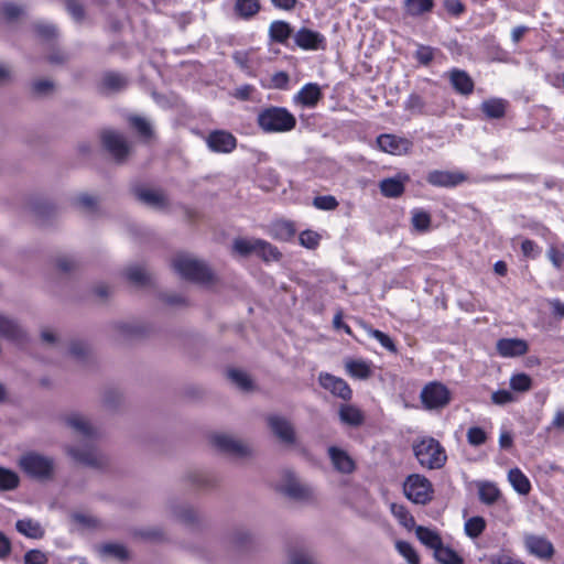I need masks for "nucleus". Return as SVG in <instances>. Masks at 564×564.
<instances>
[{"instance_id":"cd10ccee","label":"nucleus","mask_w":564,"mask_h":564,"mask_svg":"<svg viewBox=\"0 0 564 564\" xmlns=\"http://www.w3.org/2000/svg\"><path fill=\"white\" fill-rule=\"evenodd\" d=\"M135 196L143 204L154 208H163L166 205L165 196L158 191L138 188L135 189Z\"/></svg>"},{"instance_id":"2f4dec72","label":"nucleus","mask_w":564,"mask_h":564,"mask_svg":"<svg viewBox=\"0 0 564 564\" xmlns=\"http://www.w3.org/2000/svg\"><path fill=\"white\" fill-rule=\"evenodd\" d=\"M507 102L503 99L491 98L481 104L482 112L491 119H500L506 113Z\"/></svg>"},{"instance_id":"f03ea898","label":"nucleus","mask_w":564,"mask_h":564,"mask_svg":"<svg viewBox=\"0 0 564 564\" xmlns=\"http://www.w3.org/2000/svg\"><path fill=\"white\" fill-rule=\"evenodd\" d=\"M172 265L175 272L185 280L199 284H207L214 280V274L206 263L192 256L177 254L173 259Z\"/></svg>"},{"instance_id":"6e6552de","label":"nucleus","mask_w":564,"mask_h":564,"mask_svg":"<svg viewBox=\"0 0 564 564\" xmlns=\"http://www.w3.org/2000/svg\"><path fill=\"white\" fill-rule=\"evenodd\" d=\"M378 148L391 155H406L413 149V142L404 137L392 133H382L377 137Z\"/></svg>"},{"instance_id":"58836bf2","label":"nucleus","mask_w":564,"mask_h":564,"mask_svg":"<svg viewBox=\"0 0 564 564\" xmlns=\"http://www.w3.org/2000/svg\"><path fill=\"white\" fill-rule=\"evenodd\" d=\"M127 84V77L119 73L109 72L106 73L102 77V85L111 91H119L123 89Z\"/></svg>"},{"instance_id":"052dcab7","label":"nucleus","mask_w":564,"mask_h":564,"mask_svg":"<svg viewBox=\"0 0 564 564\" xmlns=\"http://www.w3.org/2000/svg\"><path fill=\"white\" fill-rule=\"evenodd\" d=\"M130 122L132 127L142 135L145 138H149L152 135V128L150 122L142 118V117H132L130 119Z\"/></svg>"},{"instance_id":"13d9d810","label":"nucleus","mask_w":564,"mask_h":564,"mask_svg":"<svg viewBox=\"0 0 564 564\" xmlns=\"http://www.w3.org/2000/svg\"><path fill=\"white\" fill-rule=\"evenodd\" d=\"M368 333L372 338L377 339L381 344V346L384 347L386 349H388L389 351H391V352L397 351V347H395L393 340L386 333H383L379 329H372V328H370Z\"/></svg>"},{"instance_id":"6e6d98bb","label":"nucleus","mask_w":564,"mask_h":564,"mask_svg":"<svg viewBox=\"0 0 564 564\" xmlns=\"http://www.w3.org/2000/svg\"><path fill=\"white\" fill-rule=\"evenodd\" d=\"M466 437L471 446H480L486 443L487 433L481 427L471 426L468 429Z\"/></svg>"},{"instance_id":"de8ad7c7","label":"nucleus","mask_w":564,"mask_h":564,"mask_svg":"<svg viewBox=\"0 0 564 564\" xmlns=\"http://www.w3.org/2000/svg\"><path fill=\"white\" fill-rule=\"evenodd\" d=\"M272 236L280 240H289L294 234L295 229L291 223L278 221L272 226Z\"/></svg>"},{"instance_id":"f257e3e1","label":"nucleus","mask_w":564,"mask_h":564,"mask_svg":"<svg viewBox=\"0 0 564 564\" xmlns=\"http://www.w3.org/2000/svg\"><path fill=\"white\" fill-rule=\"evenodd\" d=\"M257 122L264 132L282 133L295 128L296 118L284 107L270 106L258 113Z\"/></svg>"},{"instance_id":"7ed1b4c3","label":"nucleus","mask_w":564,"mask_h":564,"mask_svg":"<svg viewBox=\"0 0 564 564\" xmlns=\"http://www.w3.org/2000/svg\"><path fill=\"white\" fill-rule=\"evenodd\" d=\"M413 453L420 465L427 469H440L447 455L441 443L433 437H423L413 444Z\"/></svg>"},{"instance_id":"09e8293b","label":"nucleus","mask_w":564,"mask_h":564,"mask_svg":"<svg viewBox=\"0 0 564 564\" xmlns=\"http://www.w3.org/2000/svg\"><path fill=\"white\" fill-rule=\"evenodd\" d=\"M395 547L409 564H420L419 555L410 543L405 541H398L395 543Z\"/></svg>"},{"instance_id":"ea45409f","label":"nucleus","mask_w":564,"mask_h":564,"mask_svg":"<svg viewBox=\"0 0 564 564\" xmlns=\"http://www.w3.org/2000/svg\"><path fill=\"white\" fill-rule=\"evenodd\" d=\"M259 242L260 239L238 238L234 241L232 248L238 254L247 257L252 253L257 254Z\"/></svg>"},{"instance_id":"e2e57ef3","label":"nucleus","mask_w":564,"mask_h":564,"mask_svg":"<svg viewBox=\"0 0 564 564\" xmlns=\"http://www.w3.org/2000/svg\"><path fill=\"white\" fill-rule=\"evenodd\" d=\"M435 48L426 45H419L415 51V58L422 65H429L434 58Z\"/></svg>"},{"instance_id":"8fccbe9b","label":"nucleus","mask_w":564,"mask_h":564,"mask_svg":"<svg viewBox=\"0 0 564 564\" xmlns=\"http://www.w3.org/2000/svg\"><path fill=\"white\" fill-rule=\"evenodd\" d=\"M228 378L241 390L247 391L251 388V380L245 371L230 369L228 370Z\"/></svg>"},{"instance_id":"e433bc0d","label":"nucleus","mask_w":564,"mask_h":564,"mask_svg":"<svg viewBox=\"0 0 564 564\" xmlns=\"http://www.w3.org/2000/svg\"><path fill=\"white\" fill-rule=\"evenodd\" d=\"M435 560L441 564H463V558L453 549L443 543L434 551Z\"/></svg>"},{"instance_id":"f3484780","label":"nucleus","mask_w":564,"mask_h":564,"mask_svg":"<svg viewBox=\"0 0 564 564\" xmlns=\"http://www.w3.org/2000/svg\"><path fill=\"white\" fill-rule=\"evenodd\" d=\"M214 445L224 453L243 457L250 453L249 447L242 442L226 434H218L213 437Z\"/></svg>"},{"instance_id":"c756f323","label":"nucleus","mask_w":564,"mask_h":564,"mask_svg":"<svg viewBox=\"0 0 564 564\" xmlns=\"http://www.w3.org/2000/svg\"><path fill=\"white\" fill-rule=\"evenodd\" d=\"M339 419L347 425L359 426L364 423L365 416L355 405L344 404L339 409Z\"/></svg>"},{"instance_id":"b1692460","label":"nucleus","mask_w":564,"mask_h":564,"mask_svg":"<svg viewBox=\"0 0 564 564\" xmlns=\"http://www.w3.org/2000/svg\"><path fill=\"white\" fill-rule=\"evenodd\" d=\"M0 335L13 341H22L25 338V332L19 323L0 313Z\"/></svg>"},{"instance_id":"5701e85b","label":"nucleus","mask_w":564,"mask_h":564,"mask_svg":"<svg viewBox=\"0 0 564 564\" xmlns=\"http://www.w3.org/2000/svg\"><path fill=\"white\" fill-rule=\"evenodd\" d=\"M322 98L321 87L316 83L305 84L300 91L293 97L295 104L307 108H313Z\"/></svg>"},{"instance_id":"412c9836","label":"nucleus","mask_w":564,"mask_h":564,"mask_svg":"<svg viewBox=\"0 0 564 564\" xmlns=\"http://www.w3.org/2000/svg\"><path fill=\"white\" fill-rule=\"evenodd\" d=\"M410 180L408 174H398L393 177L383 178L379 183V188L384 197L398 198L405 189V183Z\"/></svg>"},{"instance_id":"4d7b16f0","label":"nucleus","mask_w":564,"mask_h":564,"mask_svg":"<svg viewBox=\"0 0 564 564\" xmlns=\"http://www.w3.org/2000/svg\"><path fill=\"white\" fill-rule=\"evenodd\" d=\"M290 564H316V562L307 550L299 549L290 553Z\"/></svg>"},{"instance_id":"a18cd8bd","label":"nucleus","mask_w":564,"mask_h":564,"mask_svg":"<svg viewBox=\"0 0 564 564\" xmlns=\"http://www.w3.org/2000/svg\"><path fill=\"white\" fill-rule=\"evenodd\" d=\"M99 552L104 556H112L120 561L128 558V550L122 544L108 543L99 547Z\"/></svg>"},{"instance_id":"39448f33","label":"nucleus","mask_w":564,"mask_h":564,"mask_svg":"<svg viewBox=\"0 0 564 564\" xmlns=\"http://www.w3.org/2000/svg\"><path fill=\"white\" fill-rule=\"evenodd\" d=\"M276 487L279 491L296 501H311L314 498L313 488L302 482L291 470L282 473Z\"/></svg>"},{"instance_id":"bf43d9fd","label":"nucleus","mask_w":564,"mask_h":564,"mask_svg":"<svg viewBox=\"0 0 564 564\" xmlns=\"http://www.w3.org/2000/svg\"><path fill=\"white\" fill-rule=\"evenodd\" d=\"M47 555L37 549L28 551L23 556L24 564H47Z\"/></svg>"},{"instance_id":"338daca9","label":"nucleus","mask_w":564,"mask_h":564,"mask_svg":"<svg viewBox=\"0 0 564 564\" xmlns=\"http://www.w3.org/2000/svg\"><path fill=\"white\" fill-rule=\"evenodd\" d=\"M37 35L46 41H50L56 36V28L48 23L39 22L34 25Z\"/></svg>"},{"instance_id":"4be33fe9","label":"nucleus","mask_w":564,"mask_h":564,"mask_svg":"<svg viewBox=\"0 0 564 564\" xmlns=\"http://www.w3.org/2000/svg\"><path fill=\"white\" fill-rule=\"evenodd\" d=\"M496 347L498 354L505 358L523 356L529 349L527 341L520 338L499 339Z\"/></svg>"},{"instance_id":"49530a36","label":"nucleus","mask_w":564,"mask_h":564,"mask_svg":"<svg viewBox=\"0 0 564 564\" xmlns=\"http://www.w3.org/2000/svg\"><path fill=\"white\" fill-rule=\"evenodd\" d=\"M127 278L129 281L137 285H145L150 282V274L145 268L140 265L130 267L127 269Z\"/></svg>"},{"instance_id":"5fc2aeb1","label":"nucleus","mask_w":564,"mask_h":564,"mask_svg":"<svg viewBox=\"0 0 564 564\" xmlns=\"http://www.w3.org/2000/svg\"><path fill=\"white\" fill-rule=\"evenodd\" d=\"M313 206L321 210H334L338 207V200L333 195L316 196Z\"/></svg>"},{"instance_id":"0eeeda50","label":"nucleus","mask_w":564,"mask_h":564,"mask_svg":"<svg viewBox=\"0 0 564 564\" xmlns=\"http://www.w3.org/2000/svg\"><path fill=\"white\" fill-rule=\"evenodd\" d=\"M420 400L426 410H441L449 404L452 394L446 386L433 381L423 387L420 393Z\"/></svg>"},{"instance_id":"c85d7f7f","label":"nucleus","mask_w":564,"mask_h":564,"mask_svg":"<svg viewBox=\"0 0 564 564\" xmlns=\"http://www.w3.org/2000/svg\"><path fill=\"white\" fill-rule=\"evenodd\" d=\"M261 10L260 0H236L234 6L235 13L245 20H249Z\"/></svg>"},{"instance_id":"72a5a7b5","label":"nucleus","mask_w":564,"mask_h":564,"mask_svg":"<svg viewBox=\"0 0 564 564\" xmlns=\"http://www.w3.org/2000/svg\"><path fill=\"white\" fill-rule=\"evenodd\" d=\"M434 0H404V8L409 15L419 17L432 11Z\"/></svg>"},{"instance_id":"3c124183","label":"nucleus","mask_w":564,"mask_h":564,"mask_svg":"<svg viewBox=\"0 0 564 564\" xmlns=\"http://www.w3.org/2000/svg\"><path fill=\"white\" fill-rule=\"evenodd\" d=\"M19 484V477L15 473L0 467V489L11 490Z\"/></svg>"},{"instance_id":"f8f14e48","label":"nucleus","mask_w":564,"mask_h":564,"mask_svg":"<svg viewBox=\"0 0 564 564\" xmlns=\"http://www.w3.org/2000/svg\"><path fill=\"white\" fill-rule=\"evenodd\" d=\"M295 44L305 51H318L326 48V39L325 36L317 32L307 28H301L294 34Z\"/></svg>"},{"instance_id":"473e14b6","label":"nucleus","mask_w":564,"mask_h":564,"mask_svg":"<svg viewBox=\"0 0 564 564\" xmlns=\"http://www.w3.org/2000/svg\"><path fill=\"white\" fill-rule=\"evenodd\" d=\"M479 500L485 505H494L500 498V490L490 481L478 484Z\"/></svg>"},{"instance_id":"9b49d317","label":"nucleus","mask_w":564,"mask_h":564,"mask_svg":"<svg viewBox=\"0 0 564 564\" xmlns=\"http://www.w3.org/2000/svg\"><path fill=\"white\" fill-rule=\"evenodd\" d=\"M468 180L460 171L433 170L426 175V182L435 187H455Z\"/></svg>"},{"instance_id":"a211bd4d","label":"nucleus","mask_w":564,"mask_h":564,"mask_svg":"<svg viewBox=\"0 0 564 564\" xmlns=\"http://www.w3.org/2000/svg\"><path fill=\"white\" fill-rule=\"evenodd\" d=\"M268 424L272 433L285 444L295 443V432L292 424L282 416L271 415L268 417Z\"/></svg>"},{"instance_id":"4c0bfd02","label":"nucleus","mask_w":564,"mask_h":564,"mask_svg":"<svg viewBox=\"0 0 564 564\" xmlns=\"http://www.w3.org/2000/svg\"><path fill=\"white\" fill-rule=\"evenodd\" d=\"M171 512L175 519L185 524H192L197 520V512L185 505H172Z\"/></svg>"},{"instance_id":"9d476101","label":"nucleus","mask_w":564,"mask_h":564,"mask_svg":"<svg viewBox=\"0 0 564 564\" xmlns=\"http://www.w3.org/2000/svg\"><path fill=\"white\" fill-rule=\"evenodd\" d=\"M68 453L75 460L89 467L100 468L106 464L105 456L90 444H85L83 447L70 446Z\"/></svg>"},{"instance_id":"aec40b11","label":"nucleus","mask_w":564,"mask_h":564,"mask_svg":"<svg viewBox=\"0 0 564 564\" xmlns=\"http://www.w3.org/2000/svg\"><path fill=\"white\" fill-rule=\"evenodd\" d=\"M448 79L453 89L463 96H469L474 91L475 83L467 72L453 68L448 73Z\"/></svg>"},{"instance_id":"680f3d73","label":"nucleus","mask_w":564,"mask_h":564,"mask_svg":"<svg viewBox=\"0 0 564 564\" xmlns=\"http://www.w3.org/2000/svg\"><path fill=\"white\" fill-rule=\"evenodd\" d=\"M32 89L37 96H46L53 93L54 83L50 79H37L33 82Z\"/></svg>"},{"instance_id":"1a4fd4ad","label":"nucleus","mask_w":564,"mask_h":564,"mask_svg":"<svg viewBox=\"0 0 564 564\" xmlns=\"http://www.w3.org/2000/svg\"><path fill=\"white\" fill-rule=\"evenodd\" d=\"M101 142L104 148L112 155V158L122 162L129 155V144L124 137L112 130H105L101 133Z\"/></svg>"},{"instance_id":"79ce46f5","label":"nucleus","mask_w":564,"mask_h":564,"mask_svg":"<svg viewBox=\"0 0 564 564\" xmlns=\"http://www.w3.org/2000/svg\"><path fill=\"white\" fill-rule=\"evenodd\" d=\"M390 510L392 514L398 519L400 524L403 525L404 528L411 529L414 525V518L410 514V512L404 506L391 503Z\"/></svg>"},{"instance_id":"a19ab883","label":"nucleus","mask_w":564,"mask_h":564,"mask_svg":"<svg viewBox=\"0 0 564 564\" xmlns=\"http://www.w3.org/2000/svg\"><path fill=\"white\" fill-rule=\"evenodd\" d=\"M465 533L471 539L478 538L486 529V521L482 517H471L465 522Z\"/></svg>"},{"instance_id":"393cba45","label":"nucleus","mask_w":564,"mask_h":564,"mask_svg":"<svg viewBox=\"0 0 564 564\" xmlns=\"http://www.w3.org/2000/svg\"><path fill=\"white\" fill-rule=\"evenodd\" d=\"M292 26L283 20H275L269 25L268 34L271 42L285 44L292 34Z\"/></svg>"},{"instance_id":"4468645a","label":"nucleus","mask_w":564,"mask_h":564,"mask_svg":"<svg viewBox=\"0 0 564 564\" xmlns=\"http://www.w3.org/2000/svg\"><path fill=\"white\" fill-rule=\"evenodd\" d=\"M319 384L325 389L328 390L332 394H334L337 398H340L345 401H348L352 397V391L348 383L339 378L335 377L330 373H321L318 377Z\"/></svg>"},{"instance_id":"7c9ffc66","label":"nucleus","mask_w":564,"mask_h":564,"mask_svg":"<svg viewBox=\"0 0 564 564\" xmlns=\"http://www.w3.org/2000/svg\"><path fill=\"white\" fill-rule=\"evenodd\" d=\"M508 479L513 489L520 495H528L531 490V484L528 477L519 469L512 468L508 473Z\"/></svg>"},{"instance_id":"a878e982","label":"nucleus","mask_w":564,"mask_h":564,"mask_svg":"<svg viewBox=\"0 0 564 564\" xmlns=\"http://www.w3.org/2000/svg\"><path fill=\"white\" fill-rule=\"evenodd\" d=\"M15 529L19 533L23 534L24 536L35 540L42 539L45 534V531L42 528L41 523L31 518L18 520L15 523Z\"/></svg>"},{"instance_id":"0e129e2a","label":"nucleus","mask_w":564,"mask_h":564,"mask_svg":"<svg viewBox=\"0 0 564 564\" xmlns=\"http://www.w3.org/2000/svg\"><path fill=\"white\" fill-rule=\"evenodd\" d=\"M113 332L118 338H128L138 333V328L130 323L119 322L113 325Z\"/></svg>"},{"instance_id":"423d86ee","label":"nucleus","mask_w":564,"mask_h":564,"mask_svg":"<svg viewBox=\"0 0 564 564\" xmlns=\"http://www.w3.org/2000/svg\"><path fill=\"white\" fill-rule=\"evenodd\" d=\"M19 465L24 473L37 479L51 478L54 470V460L37 453L23 455L19 460Z\"/></svg>"},{"instance_id":"c9c22d12","label":"nucleus","mask_w":564,"mask_h":564,"mask_svg":"<svg viewBox=\"0 0 564 564\" xmlns=\"http://www.w3.org/2000/svg\"><path fill=\"white\" fill-rule=\"evenodd\" d=\"M432 223L431 215L420 208L411 210V224L416 231L425 232L430 229Z\"/></svg>"},{"instance_id":"603ef678","label":"nucleus","mask_w":564,"mask_h":564,"mask_svg":"<svg viewBox=\"0 0 564 564\" xmlns=\"http://www.w3.org/2000/svg\"><path fill=\"white\" fill-rule=\"evenodd\" d=\"M546 257L554 268L564 270V245L560 247L551 246L546 251Z\"/></svg>"},{"instance_id":"c03bdc74","label":"nucleus","mask_w":564,"mask_h":564,"mask_svg":"<svg viewBox=\"0 0 564 564\" xmlns=\"http://www.w3.org/2000/svg\"><path fill=\"white\" fill-rule=\"evenodd\" d=\"M70 519L82 529H96L99 527V520L90 513L73 512Z\"/></svg>"},{"instance_id":"6ab92c4d","label":"nucleus","mask_w":564,"mask_h":564,"mask_svg":"<svg viewBox=\"0 0 564 564\" xmlns=\"http://www.w3.org/2000/svg\"><path fill=\"white\" fill-rule=\"evenodd\" d=\"M328 456L333 467L340 474H351L356 469V463L352 457L344 449L337 446L328 447Z\"/></svg>"},{"instance_id":"69168bd1","label":"nucleus","mask_w":564,"mask_h":564,"mask_svg":"<svg viewBox=\"0 0 564 564\" xmlns=\"http://www.w3.org/2000/svg\"><path fill=\"white\" fill-rule=\"evenodd\" d=\"M66 10L77 22H82L85 19L84 7L76 0H67Z\"/></svg>"},{"instance_id":"bb28decb","label":"nucleus","mask_w":564,"mask_h":564,"mask_svg":"<svg viewBox=\"0 0 564 564\" xmlns=\"http://www.w3.org/2000/svg\"><path fill=\"white\" fill-rule=\"evenodd\" d=\"M345 369L350 377L360 380H366L372 375L370 362L361 359H347Z\"/></svg>"},{"instance_id":"864d4df0","label":"nucleus","mask_w":564,"mask_h":564,"mask_svg":"<svg viewBox=\"0 0 564 564\" xmlns=\"http://www.w3.org/2000/svg\"><path fill=\"white\" fill-rule=\"evenodd\" d=\"M532 384L531 378L525 373H518L510 378V387L514 391L524 392L530 390Z\"/></svg>"},{"instance_id":"f704fd0d","label":"nucleus","mask_w":564,"mask_h":564,"mask_svg":"<svg viewBox=\"0 0 564 564\" xmlns=\"http://www.w3.org/2000/svg\"><path fill=\"white\" fill-rule=\"evenodd\" d=\"M417 539L427 547L432 550H436L442 544V539L440 535L425 527L419 525L415 530Z\"/></svg>"},{"instance_id":"ddd939ff","label":"nucleus","mask_w":564,"mask_h":564,"mask_svg":"<svg viewBox=\"0 0 564 564\" xmlns=\"http://www.w3.org/2000/svg\"><path fill=\"white\" fill-rule=\"evenodd\" d=\"M206 143L213 152L230 153L237 147V139L228 131L215 130L208 134Z\"/></svg>"},{"instance_id":"37998d69","label":"nucleus","mask_w":564,"mask_h":564,"mask_svg":"<svg viewBox=\"0 0 564 564\" xmlns=\"http://www.w3.org/2000/svg\"><path fill=\"white\" fill-rule=\"evenodd\" d=\"M257 256L261 257L264 261H278L281 257L280 251L276 247L270 242L260 239L257 249Z\"/></svg>"},{"instance_id":"2eb2a0df","label":"nucleus","mask_w":564,"mask_h":564,"mask_svg":"<svg viewBox=\"0 0 564 564\" xmlns=\"http://www.w3.org/2000/svg\"><path fill=\"white\" fill-rule=\"evenodd\" d=\"M524 545L528 552L541 560H550L554 554L553 544L544 536L527 534Z\"/></svg>"},{"instance_id":"774afa93","label":"nucleus","mask_w":564,"mask_h":564,"mask_svg":"<svg viewBox=\"0 0 564 564\" xmlns=\"http://www.w3.org/2000/svg\"><path fill=\"white\" fill-rule=\"evenodd\" d=\"M490 564H524L522 561L507 553L492 555L489 560Z\"/></svg>"},{"instance_id":"dca6fc26","label":"nucleus","mask_w":564,"mask_h":564,"mask_svg":"<svg viewBox=\"0 0 564 564\" xmlns=\"http://www.w3.org/2000/svg\"><path fill=\"white\" fill-rule=\"evenodd\" d=\"M66 424L83 440L91 442L98 436V430L90 424L86 416L79 413H72L65 417Z\"/></svg>"},{"instance_id":"20e7f679","label":"nucleus","mask_w":564,"mask_h":564,"mask_svg":"<svg viewBox=\"0 0 564 564\" xmlns=\"http://www.w3.org/2000/svg\"><path fill=\"white\" fill-rule=\"evenodd\" d=\"M404 496L416 505H427L434 495L432 482L423 475L411 474L403 482Z\"/></svg>"}]
</instances>
